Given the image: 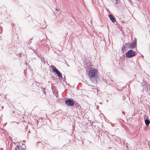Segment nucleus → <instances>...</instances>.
I'll return each mask as SVG.
<instances>
[{"mask_svg": "<svg viewBox=\"0 0 150 150\" xmlns=\"http://www.w3.org/2000/svg\"><path fill=\"white\" fill-rule=\"evenodd\" d=\"M98 71L95 69H91L89 70L88 75L91 81L94 83H96L98 75L97 72Z\"/></svg>", "mask_w": 150, "mask_h": 150, "instance_id": "1", "label": "nucleus"}, {"mask_svg": "<svg viewBox=\"0 0 150 150\" xmlns=\"http://www.w3.org/2000/svg\"><path fill=\"white\" fill-rule=\"evenodd\" d=\"M137 39L135 38H134V40L133 41L132 43H128L125 44V45L129 47L130 48L134 49L137 46Z\"/></svg>", "mask_w": 150, "mask_h": 150, "instance_id": "2", "label": "nucleus"}, {"mask_svg": "<svg viewBox=\"0 0 150 150\" xmlns=\"http://www.w3.org/2000/svg\"><path fill=\"white\" fill-rule=\"evenodd\" d=\"M135 52L132 50H130L126 53V57L127 58H131L136 55Z\"/></svg>", "mask_w": 150, "mask_h": 150, "instance_id": "3", "label": "nucleus"}, {"mask_svg": "<svg viewBox=\"0 0 150 150\" xmlns=\"http://www.w3.org/2000/svg\"><path fill=\"white\" fill-rule=\"evenodd\" d=\"M66 105L69 106H72L75 104V102L73 99H67L65 101Z\"/></svg>", "mask_w": 150, "mask_h": 150, "instance_id": "4", "label": "nucleus"}, {"mask_svg": "<svg viewBox=\"0 0 150 150\" xmlns=\"http://www.w3.org/2000/svg\"><path fill=\"white\" fill-rule=\"evenodd\" d=\"M54 68L53 69V72H55V74H57V76L59 77L60 78H62V74L60 71L55 67L53 66Z\"/></svg>", "mask_w": 150, "mask_h": 150, "instance_id": "5", "label": "nucleus"}, {"mask_svg": "<svg viewBox=\"0 0 150 150\" xmlns=\"http://www.w3.org/2000/svg\"><path fill=\"white\" fill-rule=\"evenodd\" d=\"M149 84L147 83V82H142V83L141 86L142 87V91H146L147 88V87L148 86H149Z\"/></svg>", "mask_w": 150, "mask_h": 150, "instance_id": "6", "label": "nucleus"}, {"mask_svg": "<svg viewBox=\"0 0 150 150\" xmlns=\"http://www.w3.org/2000/svg\"><path fill=\"white\" fill-rule=\"evenodd\" d=\"M144 121L146 126H148L150 123L149 119L147 115H145L144 116Z\"/></svg>", "mask_w": 150, "mask_h": 150, "instance_id": "7", "label": "nucleus"}, {"mask_svg": "<svg viewBox=\"0 0 150 150\" xmlns=\"http://www.w3.org/2000/svg\"><path fill=\"white\" fill-rule=\"evenodd\" d=\"M109 17L112 23H114L115 22L116 19L115 17L111 14H110L109 15Z\"/></svg>", "mask_w": 150, "mask_h": 150, "instance_id": "8", "label": "nucleus"}, {"mask_svg": "<svg viewBox=\"0 0 150 150\" xmlns=\"http://www.w3.org/2000/svg\"><path fill=\"white\" fill-rule=\"evenodd\" d=\"M112 137L113 138L115 139V140L117 142H120L121 139L118 137L115 136V135H112Z\"/></svg>", "mask_w": 150, "mask_h": 150, "instance_id": "9", "label": "nucleus"}, {"mask_svg": "<svg viewBox=\"0 0 150 150\" xmlns=\"http://www.w3.org/2000/svg\"><path fill=\"white\" fill-rule=\"evenodd\" d=\"M21 146H22L19 144L16 145L15 148V150H21Z\"/></svg>", "mask_w": 150, "mask_h": 150, "instance_id": "10", "label": "nucleus"}, {"mask_svg": "<svg viewBox=\"0 0 150 150\" xmlns=\"http://www.w3.org/2000/svg\"><path fill=\"white\" fill-rule=\"evenodd\" d=\"M146 91L149 94H150V86L149 85V86H148L147 87V88H146Z\"/></svg>", "mask_w": 150, "mask_h": 150, "instance_id": "11", "label": "nucleus"}, {"mask_svg": "<svg viewBox=\"0 0 150 150\" xmlns=\"http://www.w3.org/2000/svg\"><path fill=\"white\" fill-rule=\"evenodd\" d=\"M35 54H37L38 57L40 58H41V57H42L40 54H38V53L36 52V51H35Z\"/></svg>", "mask_w": 150, "mask_h": 150, "instance_id": "12", "label": "nucleus"}, {"mask_svg": "<svg viewBox=\"0 0 150 150\" xmlns=\"http://www.w3.org/2000/svg\"><path fill=\"white\" fill-rule=\"evenodd\" d=\"M93 87V86H92ZM93 91L94 92H96V91L98 92V90L97 89H96L95 88H94L93 87L92 88Z\"/></svg>", "mask_w": 150, "mask_h": 150, "instance_id": "13", "label": "nucleus"}, {"mask_svg": "<svg viewBox=\"0 0 150 150\" xmlns=\"http://www.w3.org/2000/svg\"><path fill=\"white\" fill-rule=\"evenodd\" d=\"M40 59L42 62H44V63L45 64V59L44 57H41V58H40Z\"/></svg>", "mask_w": 150, "mask_h": 150, "instance_id": "14", "label": "nucleus"}, {"mask_svg": "<svg viewBox=\"0 0 150 150\" xmlns=\"http://www.w3.org/2000/svg\"><path fill=\"white\" fill-rule=\"evenodd\" d=\"M66 132V131L65 130H60V132Z\"/></svg>", "mask_w": 150, "mask_h": 150, "instance_id": "15", "label": "nucleus"}, {"mask_svg": "<svg viewBox=\"0 0 150 150\" xmlns=\"http://www.w3.org/2000/svg\"><path fill=\"white\" fill-rule=\"evenodd\" d=\"M32 39H30V40L29 41V42H28V44H30V43H31V41H30L31 40H32Z\"/></svg>", "mask_w": 150, "mask_h": 150, "instance_id": "16", "label": "nucleus"}, {"mask_svg": "<svg viewBox=\"0 0 150 150\" xmlns=\"http://www.w3.org/2000/svg\"><path fill=\"white\" fill-rule=\"evenodd\" d=\"M45 89L44 88H42V91L43 92H44V93H45Z\"/></svg>", "mask_w": 150, "mask_h": 150, "instance_id": "17", "label": "nucleus"}, {"mask_svg": "<svg viewBox=\"0 0 150 150\" xmlns=\"http://www.w3.org/2000/svg\"><path fill=\"white\" fill-rule=\"evenodd\" d=\"M116 1L115 4H116L118 3V0H115Z\"/></svg>", "mask_w": 150, "mask_h": 150, "instance_id": "18", "label": "nucleus"}, {"mask_svg": "<svg viewBox=\"0 0 150 150\" xmlns=\"http://www.w3.org/2000/svg\"><path fill=\"white\" fill-rule=\"evenodd\" d=\"M126 46H125V45H124L123 46V47H122V48H124V49H125V48H126Z\"/></svg>", "mask_w": 150, "mask_h": 150, "instance_id": "19", "label": "nucleus"}, {"mask_svg": "<svg viewBox=\"0 0 150 150\" xmlns=\"http://www.w3.org/2000/svg\"><path fill=\"white\" fill-rule=\"evenodd\" d=\"M11 25L12 26H14V23H11Z\"/></svg>", "mask_w": 150, "mask_h": 150, "instance_id": "20", "label": "nucleus"}, {"mask_svg": "<svg viewBox=\"0 0 150 150\" xmlns=\"http://www.w3.org/2000/svg\"><path fill=\"white\" fill-rule=\"evenodd\" d=\"M71 142V140H70L69 141L68 143L70 144V142Z\"/></svg>", "mask_w": 150, "mask_h": 150, "instance_id": "21", "label": "nucleus"}, {"mask_svg": "<svg viewBox=\"0 0 150 150\" xmlns=\"http://www.w3.org/2000/svg\"><path fill=\"white\" fill-rule=\"evenodd\" d=\"M33 50V51L34 52H35V51L36 50Z\"/></svg>", "mask_w": 150, "mask_h": 150, "instance_id": "22", "label": "nucleus"}, {"mask_svg": "<svg viewBox=\"0 0 150 150\" xmlns=\"http://www.w3.org/2000/svg\"><path fill=\"white\" fill-rule=\"evenodd\" d=\"M122 113H123V114L124 115V114L125 113L124 112L122 111Z\"/></svg>", "mask_w": 150, "mask_h": 150, "instance_id": "23", "label": "nucleus"}, {"mask_svg": "<svg viewBox=\"0 0 150 150\" xmlns=\"http://www.w3.org/2000/svg\"><path fill=\"white\" fill-rule=\"evenodd\" d=\"M63 79H65V76H64V77L63 78Z\"/></svg>", "mask_w": 150, "mask_h": 150, "instance_id": "24", "label": "nucleus"}, {"mask_svg": "<svg viewBox=\"0 0 150 150\" xmlns=\"http://www.w3.org/2000/svg\"><path fill=\"white\" fill-rule=\"evenodd\" d=\"M59 112L60 113H61V112H62V111L61 110H60Z\"/></svg>", "mask_w": 150, "mask_h": 150, "instance_id": "25", "label": "nucleus"}, {"mask_svg": "<svg viewBox=\"0 0 150 150\" xmlns=\"http://www.w3.org/2000/svg\"><path fill=\"white\" fill-rule=\"evenodd\" d=\"M89 64V63H87V64H86V65H88H88H89L88 64Z\"/></svg>", "mask_w": 150, "mask_h": 150, "instance_id": "26", "label": "nucleus"}, {"mask_svg": "<svg viewBox=\"0 0 150 150\" xmlns=\"http://www.w3.org/2000/svg\"><path fill=\"white\" fill-rule=\"evenodd\" d=\"M67 66H68V67H69V65L67 63Z\"/></svg>", "mask_w": 150, "mask_h": 150, "instance_id": "27", "label": "nucleus"}, {"mask_svg": "<svg viewBox=\"0 0 150 150\" xmlns=\"http://www.w3.org/2000/svg\"><path fill=\"white\" fill-rule=\"evenodd\" d=\"M65 62L67 63V62L65 60Z\"/></svg>", "mask_w": 150, "mask_h": 150, "instance_id": "28", "label": "nucleus"}, {"mask_svg": "<svg viewBox=\"0 0 150 150\" xmlns=\"http://www.w3.org/2000/svg\"><path fill=\"white\" fill-rule=\"evenodd\" d=\"M55 9H56L57 11H58V10H57V8H56Z\"/></svg>", "mask_w": 150, "mask_h": 150, "instance_id": "29", "label": "nucleus"}, {"mask_svg": "<svg viewBox=\"0 0 150 150\" xmlns=\"http://www.w3.org/2000/svg\"><path fill=\"white\" fill-rule=\"evenodd\" d=\"M1 108H3V106H2V107H1Z\"/></svg>", "mask_w": 150, "mask_h": 150, "instance_id": "30", "label": "nucleus"}, {"mask_svg": "<svg viewBox=\"0 0 150 150\" xmlns=\"http://www.w3.org/2000/svg\"><path fill=\"white\" fill-rule=\"evenodd\" d=\"M14 144H15L16 143V142H14Z\"/></svg>", "mask_w": 150, "mask_h": 150, "instance_id": "31", "label": "nucleus"}, {"mask_svg": "<svg viewBox=\"0 0 150 150\" xmlns=\"http://www.w3.org/2000/svg\"><path fill=\"white\" fill-rule=\"evenodd\" d=\"M33 48V47H32V48H31V49L33 50V49H32V48Z\"/></svg>", "mask_w": 150, "mask_h": 150, "instance_id": "32", "label": "nucleus"}, {"mask_svg": "<svg viewBox=\"0 0 150 150\" xmlns=\"http://www.w3.org/2000/svg\"><path fill=\"white\" fill-rule=\"evenodd\" d=\"M100 103L101 104L102 103L101 102V103Z\"/></svg>", "mask_w": 150, "mask_h": 150, "instance_id": "33", "label": "nucleus"}]
</instances>
